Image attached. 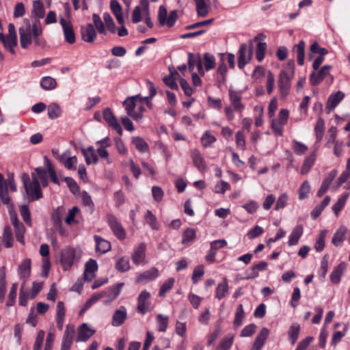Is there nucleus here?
<instances>
[{
	"instance_id": "1",
	"label": "nucleus",
	"mask_w": 350,
	"mask_h": 350,
	"mask_svg": "<svg viewBox=\"0 0 350 350\" xmlns=\"http://www.w3.org/2000/svg\"><path fill=\"white\" fill-rule=\"evenodd\" d=\"M18 33L20 44L23 49H27L33 42L36 46L41 47L45 46V41L40 38L42 33V28L39 20H35L31 25L29 19L25 18L21 27L18 29Z\"/></svg>"
},
{
	"instance_id": "2",
	"label": "nucleus",
	"mask_w": 350,
	"mask_h": 350,
	"mask_svg": "<svg viewBox=\"0 0 350 350\" xmlns=\"http://www.w3.org/2000/svg\"><path fill=\"white\" fill-rule=\"evenodd\" d=\"M295 74V62L289 60L284 69L280 72L278 80V86L282 98H286L291 90V80Z\"/></svg>"
},
{
	"instance_id": "3",
	"label": "nucleus",
	"mask_w": 350,
	"mask_h": 350,
	"mask_svg": "<svg viewBox=\"0 0 350 350\" xmlns=\"http://www.w3.org/2000/svg\"><path fill=\"white\" fill-rule=\"evenodd\" d=\"M31 176V180L28 174L24 173L21 178L29 201H36L42 197V193L35 172H32Z\"/></svg>"
},
{
	"instance_id": "4",
	"label": "nucleus",
	"mask_w": 350,
	"mask_h": 350,
	"mask_svg": "<svg viewBox=\"0 0 350 350\" xmlns=\"http://www.w3.org/2000/svg\"><path fill=\"white\" fill-rule=\"evenodd\" d=\"M60 256V265L64 271L70 270L72 265L80 258L79 252L71 247L64 248Z\"/></svg>"
},
{
	"instance_id": "5",
	"label": "nucleus",
	"mask_w": 350,
	"mask_h": 350,
	"mask_svg": "<svg viewBox=\"0 0 350 350\" xmlns=\"http://www.w3.org/2000/svg\"><path fill=\"white\" fill-rule=\"evenodd\" d=\"M178 17L177 10H172L167 15L165 7L164 5L159 6L157 19L160 26L167 25L168 27H172L174 25Z\"/></svg>"
},
{
	"instance_id": "6",
	"label": "nucleus",
	"mask_w": 350,
	"mask_h": 350,
	"mask_svg": "<svg viewBox=\"0 0 350 350\" xmlns=\"http://www.w3.org/2000/svg\"><path fill=\"white\" fill-rule=\"evenodd\" d=\"M247 49V44L243 43L241 44L239 50L238 66L241 69L243 68L247 64H248L252 58L254 51L253 40H250L249 42L247 57H246Z\"/></svg>"
},
{
	"instance_id": "7",
	"label": "nucleus",
	"mask_w": 350,
	"mask_h": 350,
	"mask_svg": "<svg viewBox=\"0 0 350 350\" xmlns=\"http://www.w3.org/2000/svg\"><path fill=\"white\" fill-rule=\"evenodd\" d=\"M14 183L13 175L9 176L8 178L5 180L3 175L0 173V198L5 204L8 205L10 202L8 195V185Z\"/></svg>"
},
{
	"instance_id": "8",
	"label": "nucleus",
	"mask_w": 350,
	"mask_h": 350,
	"mask_svg": "<svg viewBox=\"0 0 350 350\" xmlns=\"http://www.w3.org/2000/svg\"><path fill=\"white\" fill-rule=\"evenodd\" d=\"M150 294L146 290L143 291L137 298V312L142 314H146L150 310Z\"/></svg>"
},
{
	"instance_id": "9",
	"label": "nucleus",
	"mask_w": 350,
	"mask_h": 350,
	"mask_svg": "<svg viewBox=\"0 0 350 350\" xmlns=\"http://www.w3.org/2000/svg\"><path fill=\"white\" fill-rule=\"evenodd\" d=\"M331 68V66L327 65L323 66L319 71L314 70L310 76L311 85L313 86L319 85L329 75Z\"/></svg>"
},
{
	"instance_id": "10",
	"label": "nucleus",
	"mask_w": 350,
	"mask_h": 350,
	"mask_svg": "<svg viewBox=\"0 0 350 350\" xmlns=\"http://www.w3.org/2000/svg\"><path fill=\"white\" fill-rule=\"evenodd\" d=\"M137 98H139V95L129 97L123 103L128 116L133 118L135 120H140L142 118V114L134 112V109L136 107Z\"/></svg>"
},
{
	"instance_id": "11",
	"label": "nucleus",
	"mask_w": 350,
	"mask_h": 350,
	"mask_svg": "<svg viewBox=\"0 0 350 350\" xmlns=\"http://www.w3.org/2000/svg\"><path fill=\"white\" fill-rule=\"evenodd\" d=\"M107 219L110 228L116 237L120 240L124 239L126 237L125 230L117 218L110 215H108Z\"/></svg>"
},
{
	"instance_id": "12",
	"label": "nucleus",
	"mask_w": 350,
	"mask_h": 350,
	"mask_svg": "<svg viewBox=\"0 0 350 350\" xmlns=\"http://www.w3.org/2000/svg\"><path fill=\"white\" fill-rule=\"evenodd\" d=\"M75 329L74 325H68L64 333L61 350H70L72 344Z\"/></svg>"
},
{
	"instance_id": "13",
	"label": "nucleus",
	"mask_w": 350,
	"mask_h": 350,
	"mask_svg": "<svg viewBox=\"0 0 350 350\" xmlns=\"http://www.w3.org/2000/svg\"><path fill=\"white\" fill-rule=\"evenodd\" d=\"M345 94L341 91H338L331 94L327 101L325 111L327 113H329L344 98Z\"/></svg>"
},
{
	"instance_id": "14",
	"label": "nucleus",
	"mask_w": 350,
	"mask_h": 350,
	"mask_svg": "<svg viewBox=\"0 0 350 350\" xmlns=\"http://www.w3.org/2000/svg\"><path fill=\"white\" fill-rule=\"evenodd\" d=\"M59 23L62 27L66 41L69 44L75 43V34L72 25L70 23H68L64 18H60Z\"/></svg>"
},
{
	"instance_id": "15",
	"label": "nucleus",
	"mask_w": 350,
	"mask_h": 350,
	"mask_svg": "<svg viewBox=\"0 0 350 350\" xmlns=\"http://www.w3.org/2000/svg\"><path fill=\"white\" fill-rule=\"evenodd\" d=\"M81 34L82 40L89 43L93 42L96 38V29L91 23H88L86 26L81 27Z\"/></svg>"
},
{
	"instance_id": "16",
	"label": "nucleus",
	"mask_w": 350,
	"mask_h": 350,
	"mask_svg": "<svg viewBox=\"0 0 350 350\" xmlns=\"http://www.w3.org/2000/svg\"><path fill=\"white\" fill-rule=\"evenodd\" d=\"M127 318V312L124 306H120L113 314L111 325L113 327H118L122 325Z\"/></svg>"
},
{
	"instance_id": "17",
	"label": "nucleus",
	"mask_w": 350,
	"mask_h": 350,
	"mask_svg": "<svg viewBox=\"0 0 350 350\" xmlns=\"http://www.w3.org/2000/svg\"><path fill=\"white\" fill-rule=\"evenodd\" d=\"M95 330L90 328L87 323H83L78 328L77 336L76 338L77 342L86 341L88 340L94 334Z\"/></svg>"
},
{
	"instance_id": "18",
	"label": "nucleus",
	"mask_w": 350,
	"mask_h": 350,
	"mask_svg": "<svg viewBox=\"0 0 350 350\" xmlns=\"http://www.w3.org/2000/svg\"><path fill=\"white\" fill-rule=\"evenodd\" d=\"M146 245L144 243H141L136 247L131 256L134 264L139 265L144 262L146 258Z\"/></svg>"
},
{
	"instance_id": "19",
	"label": "nucleus",
	"mask_w": 350,
	"mask_h": 350,
	"mask_svg": "<svg viewBox=\"0 0 350 350\" xmlns=\"http://www.w3.org/2000/svg\"><path fill=\"white\" fill-rule=\"evenodd\" d=\"M193 163L200 172H204L206 170L205 161L198 150H193L191 154Z\"/></svg>"
},
{
	"instance_id": "20",
	"label": "nucleus",
	"mask_w": 350,
	"mask_h": 350,
	"mask_svg": "<svg viewBox=\"0 0 350 350\" xmlns=\"http://www.w3.org/2000/svg\"><path fill=\"white\" fill-rule=\"evenodd\" d=\"M229 97L234 109L241 113L244 109V105L241 103V96L239 93L231 89L229 90Z\"/></svg>"
},
{
	"instance_id": "21",
	"label": "nucleus",
	"mask_w": 350,
	"mask_h": 350,
	"mask_svg": "<svg viewBox=\"0 0 350 350\" xmlns=\"http://www.w3.org/2000/svg\"><path fill=\"white\" fill-rule=\"evenodd\" d=\"M98 269L96 260L90 259L85 264L84 271V279L87 281H91L95 278V271Z\"/></svg>"
},
{
	"instance_id": "22",
	"label": "nucleus",
	"mask_w": 350,
	"mask_h": 350,
	"mask_svg": "<svg viewBox=\"0 0 350 350\" xmlns=\"http://www.w3.org/2000/svg\"><path fill=\"white\" fill-rule=\"evenodd\" d=\"M269 334V330L267 327L262 328L254 342L253 348L255 350H260L267 339Z\"/></svg>"
},
{
	"instance_id": "23",
	"label": "nucleus",
	"mask_w": 350,
	"mask_h": 350,
	"mask_svg": "<svg viewBox=\"0 0 350 350\" xmlns=\"http://www.w3.org/2000/svg\"><path fill=\"white\" fill-rule=\"evenodd\" d=\"M124 286V283H118L113 286H111L108 291L107 295L105 296L107 299L104 301L105 304H109L111 302L114 301L117 297L120 295L122 288Z\"/></svg>"
},
{
	"instance_id": "24",
	"label": "nucleus",
	"mask_w": 350,
	"mask_h": 350,
	"mask_svg": "<svg viewBox=\"0 0 350 350\" xmlns=\"http://www.w3.org/2000/svg\"><path fill=\"white\" fill-rule=\"evenodd\" d=\"M337 174L338 172L336 170H333L329 173L327 177L323 180L321 187L317 192L318 196L321 197L323 195H324V193H325L331 183L337 176Z\"/></svg>"
},
{
	"instance_id": "25",
	"label": "nucleus",
	"mask_w": 350,
	"mask_h": 350,
	"mask_svg": "<svg viewBox=\"0 0 350 350\" xmlns=\"http://www.w3.org/2000/svg\"><path fill=\"white\" fill-rule=\"evenodd\" d=\"M18 273L21 279L26 280L31 274V260L30 259H25L19 265Z\"/></svg>"
},
{
	"instance_id": "26",
	"label": "nucleus",
	"mask_w": 350,
	"mask_h": 350,
	"mask_svg": "<svg viewBox=\"0 0 350 350\" xmlns=\"http://www.w3.org/2000/svg\"><path fill=\"white\" fill-rule=\"evenodd\" d=\"M159 275V271L156 267L145 271L140 273L137 278V282H147L157 278Z\"/></svg>"
},
{
	"instance_id": "27",
	"label": "nucleus",
	"mask_w": 350,
	"mask_h": 350,
	"mask_svg": "<svg viewBox=\"0 0 350 350\" xmlns=\"http://www.w3.org/2000/svg\"><path fill=\"white\" fill-rule=\"evenodd\" d=\"M96 242V251L100 254H105L111 250V243L108 241L98 235L94 237Z\"/></svg>"
},
{
	"instance_id": "28",
	"label": "nucleus",
	"mask_w": 350,
	"mask_h": 350,
	"mask_svg": "<svg viewBox=\"0 0 350 350\" xmlns=\"http://www.w3.org/2000/svg\"><path fill=\"white\" fill-rule=\"evenodd\" d=\"M304 228L301 225H298L294 228L289 236L288 243L289 245H297L299 238L302 235Z\"/></svg>"
},
{
	"instance_id": "29",
	"label": "nucleus",
	"mask_w": 350,
	"mask_h": 350,
	"mask_svg": "<svg viewBox=\"0 0 350 350\" xmlns=\"http://www.w3.org/2000/svg\"><path fill=\"white\" fill-rule=\"evenodd\" d=\"M305 42L303 40L294 46L293 51L297 53V63L299 65L302 66L304 64L305 57Z\"/></svg>"
},
{
	"instance_id": "30",
	"label": "nucleus",
	"mask_w": 350,
	"mask_h": 350,
	"mask_svg": "<svg viewBox=\"0 0 350 350\" xmlns=\"http://www.w3.org/2000/svg\"><path fill=\"white\" fill-rule=\"evenodd\" d=\"M300 325L297 323H293L288 330V340L292 345L295 344L297 342L299 333H300Z\"/></svg>"
},
{
	"instance_id": "31",
	"label": "nucleus",
	"mask_w": 350,
	"mask_h": 350,
	"mask_svg": "<svg viewBox=\"0 0 350 350\" xmlns=\"http://www.w3.org/2000/svg\"><path fill=\"white\" fill-rule=\"evenodd\" d=\"M56 317L57 326L59 329H62L65 317V308L64 302L62 301L57 302Z\"/></svg>"
},
{
	"instance_id": "32",
	"label": "nucleus",
	"mask_w": 350,
	"mask_h": 350,
	"mask_svg": "<svg viewBox=\"0 0 350 350\" xmlns=\"http://www.w3.org/2000/svg\"><path fill=\"white\" fill-rule=\"evenodd\" d=\"M345 268L346 265L345 262H341L335 267V269L330 275V280L333 283L338 284L340 282V278Z\"/></svg>"
},
{
	"instance_id": "33",
	"label": "nucleus",
	"mask_w": 350,
	"mask_h": 350,
	"mask_svg": "<svg viewBox=\"0 0 350 350\" xmlns=\"http://www.w3.org/2000/svg\"><path fill=\"white\" fill-rule=\"evenodd\" d=\"M82 152L88 165H90L92 163L94 164L98 163V159L93 147H89L88 149L83 148L82 149Z\"/></svg>"
},
{
	"instance_id": "34",
	"label": "nucleus",
	"mask_w": 350,
	"mask_h": 350,
	"mask_svg": "<svg viewBox=\"0 0 350 350\" xmlns=\"http://www.w3.org/2000/svg\"><path fill=\"white\" fill-rule=\"evenodd\" d=\"M228 289L227 279L224 278L223 282L217 284L215 291V297L219 300L221 299L228 294Z\"/></svg>"
},
{
	"instance_id": "35",
	"label": "nucleus",
	"mask_w": 350,
	"mask_h": 350,
	"mask_svg": "<svg viewBox=\"0 0 350 350\" xmlns=\"http://www.w3.org/2000/svg\"><path fill=\"white\" fill-rule=\"evenodd\" d=\"M170 74L163 78L165 84L172 90H178V85L175 81L174 75H178L177 71L170 68Z\"/></svg>"
},
{
	"instance_id": "36",
	"label": "nucleus",
	"mask_w": 350,
	"mask_h": 350,
	"mask_svg": "<svg viewBox=\"0 0 350 350\" xmlns=\"http://www.w3.org/2000/svg\"><path fill=\"white\" fill-rule=\"evenodd\" d=\"M37 180H40L43 187H46L48 184V171L42 167H37L34 170Z\"/></svg>"
},
{
	"instance_id": "37",
	"label": "nucleus",
	"mask_w": 350,
	"mask_h": 350,
	"mask_svg": "<svg viewBox=\"0 0 350 350\" xmlns=\"http://www.w3.org/2000/svg\"><path fill=\"white\" fill-rule=\"evenodd\" d=\"M347 231V228L346 227L340 226L334 234L332 243L336 246L340 245L344 241Z\"/></svg>"
},
{
	"instance_id": "38",
	"label": "nucleus",
	"mask_w": 350,
	"mask_h": 350,
	"mask_svg": "<svg viewBox=\"0 0 350 350\" xmlns=\"http://www.w3.org/2000/svg\"><path fill=\"white\" fill-rule=\"evenodd\" d=\"M196 12L198 16L205 17L208 15L209 8L204 0H196Z\"/></svg>"
},
{
	"instance_id": "39",
	"label": "nucleus",
	"mask_w": 350,
	"mask_h": 350,
	"mask_svg": "<svg viewBox=\"0 0 350 350\" xmlns=\"http://www.w3.org/2000/svg\"><path fill=\"white\" fill-rule=\"evenodd\" d=\"M234 340V336L231 334L226 335L220 341L219 345L217 346L216 350H228L232 345Z\"/></svg>"
},
{
	"instance_id": "40",
	"label": "nucleus",
	"mask_w": 350,
	"mask_h": 350,
	"mask_svg": "<svg viewBox=\"0 0 350 350\" xmlns=\"http://www.w3.org/2000/svg\"><path fill=\"white\" fill-rule=\"evenodd\" d=\"M41 87L46 90H51L56 88L57 81L51 77H44L40 82Z\"/></svg>"
},
{
	"instance_id": "41",
	"label": "nucleus",
	"mask_w": 350,
	"mask_h": 350,
	"mask_svg": "<svg viewBox=\"0 0 350 350\" xmlns=\"http://www.w3.org/2000/svg\"><path fill=\"white\" fill-rule=\"evenodd\" d=\"M316 155L314 153L310 154L306 158L301 169V173L302 174H305L309 172L314 163Z\"/></svg>"
},
{
	"instance_id": "42",
	"label": "nucleus",
	"mask_w": 350,
	"mask_h": 350,
	"mask_svg": "<svg viewBox=\"0 0 350 350\" xmlns=\"http://www.w3.org/2000/svg\"><path fill=\"white\" fill-rule=\"evenodd\" d=\"M131 142L140 152H144L148 150V144L142 137H132Z\"/></svg>"
},
{
	"instance_id": "43",
	"label": "nucleus",
	"mask_w": 350,
	"mask_h": 350,
	"mask_svg": "<svg viewBox=\"0 0 350 350\" xmlns=\"http://www.w3.org/2000/svg\"><path fill=\"white\" fill-rule=\"evenodd\" d=\"M3 44L8 51L11 53H14V47L17 44V37L7 35Z\"/></svg>"
},
{
	"instance_id": "44",
	"label": "nucleus",
	"mask_w": 350,
	"mask_h": 350,
	"mask_svg": "<svg viewBox=\"0 0 350 350\" xmlns=\"http://www.w3.org/2000/svg\"><path fill=\"white\" fill-rule=\"evenodd\" d=\"M92 20L94 22V25L95 26L94 28L97 29L99 33L106 35L107 31L105 27V25L102 21L100 17L97 14H93Z\"/></svg>"
},
{
	"instance_id": "45",
	"label": "nucleus",
	"mask_w": 350,
	"mask_h": 350,
	"mask_svg": "<svg viewBox=\"0 0 350 350\" xmlns=\"http://www.w3.org/2000/svg\"><path fill=\"white\" fill-rule=\"evenodd\" d=\"M267 263L265 261H262L252 267V273L250 275H248L245 279H253L258 276V271L267 269Z\"/></svg>"
},
{
	"instance_id": "46",
	"label": "nucleus",
	"mask_w": 350,
	"mask_h": 350,
	"mask_svg": "<svg viewBox=\"0 0 350 350\" xmlns=\"http://www.w3.org/2000/svg\"><path fill=\"white\" fill-rule=\"evenodd\" d=\"M3 239L5 243L6 247H11L13 245V237L11 228L9 226H5L3 229Z\"/></svg>"
},
{
	"instance_id": "47",
	"label": "nucleus",
	"mask_w": 350,
	"mask_h": 350,
	"mask_svg": "<svg viewBox=\"0 0 350 350\" xmlns=\"http://www.w3.org/2000/svg\"><path fill=\"white\" fill-rule=\"evenodd\" d=\"M44 161H45V165L46 166L48 173L49 174L51 180L55 184L59 185V180L56 175L55 170L53 166L52 165L51 161L47 158V157H44Z\"/></svg>"
},
{
	"instance_id": "48",
	"label": "nucleus",
	"mask_w": 350,
	"mask_h": 350,
	"mask_svg": "<svg viewBox=\"0 0 350 350\" xmlns=\"http://www.w3.org/2000/svg\"><path fill=\"white\" fill-rule=\"evenodd\" d=\"M44 161H45V165L46 166L48 173L49 174L51 180L55 184L59 185V180L56 175L55 170L53 166L52 165L51 161L47 158V157H44Z\"/></svg>"
},
{
	"instance_id": "49",
	"label": "nucleus",
	"mask_w": 350,
	"mask_h": 350,
	"mask_svg": "<svg viewBox=\"0 0 350 350\" xmlns=\"http://www.w3.org/2000/svg\"><path fill=\"white\" fill-rule=\"evenodd\" d=\"M33 12L38 18L44 17L45 12L40 0H36L33 2Z\"/></svg>"
},
{
	"instance_id": "50",
	"label": "nucleus",
	"mask_w": 350,
	"mask_h": 350,
	"mask_svg": "<svg viewBox=\"0 0 350 350\" xmlns=\"http://www.w3.org/2000/svg\"><path fill=\"white\" fill-rule=\"evenodd\" d=\"M325 122L322 118H319L317 121L314 131L317 141L321 140L324 134Z\"/></svg>"
},
{
	"instance_id": "51",
	"label": "nucleus",
	"mask_w": 350,
	"mask_h": 350,
	"mask_svg": "<svg viewBox=\"0 0 350 350\" xmlns=\"http://www.w3.org/2000/svg\"><path fill=\"white\" fill-rule=\"evenodd\" d=\"M103 118L105 122L111 126H113L118 120L113 113L112 111L109 108H106L103 112Z\"/></svg>"
},
{
	"instance_id": "52",
	"label": "nucleus",
	"mask_w": 350,
	"mask_h": 350,
	"mask_svg": "<svg viewBox=\"0 0 350 350\" xmlns=\"http://www.w3.org/2000/svg\"><path fill=\"white\" fill-rule=\"evenodd\" d=\"M174 279L171 278L164 282L160 288L159 293V297H164L165 294L173 287L174 284Z\"/></svg>"
},
{
	"instance_id": "53",
	"label": "nucleus",
	"mask_w": 350,
	"mask_h": 350,
	"mask_svg": "<svg viewBox=\"0 0 350 350\" xmlns=\"http://www.w3.org/2000/svg\"><path fill=\"white\" fill-rule=\"evenodd\" d=\"M327 231L326 230H323L321 232V233L319 235V237L317 238L314 248L317 252H321L325 247V239L327 235Z\"/></svg>"
},
{
	"instance_id": "54",
	"label": "nucleus",
	"mask_w": 350,
	"mask_h": 350,
	"mask_svg": "<svg viewBox=\"0 0 350 350\" xmlns=\"http://www.w3.org/2000/svg\"><path fill=\"white\" fill-rule=\"evenodd\" d=\"M116 268L120 272H125L130 269V262L127 257L121 258L116 265Z\"/></svg>"
},
{
	"instance_id": "55",
	"label": "nucleus",
	"mask_w": 350,
	"mask_h": 350,
	"mask_svg": "<svg viewBox=\"0 0 350 350\" xmlns=\"http://www.w3.org/2000/svg\"><path fill=\"white\" fill-rule=\"evenodd\" d=\"M145 220L146 223L150 225V226L153 230H158L159 229V225L157 224V218L153 215L152 211L148 210L146 212V214L145 215Z\"/></svg>"
},
{
	"instance_id": "56",
	"label": "nucleus",
	"mask_w": 350,
	"mask_h": 350,
	"mask_svg": "<svg viewBox=\"0 0 350 350\" xmlns=\"http://www.w3.org/2000/svg\"><path fill=\"white\" fill-rule=\"evenodd\" d=\"M244 317V310L242 304H239L237 308V311L235 312V317L234 319L233 324L235 327H239L243 321Z\"/></svg>"
},
{
	"instance_id": "57",
	"label": "nucleus",
	"mask_w": 350,
	"mask_h": 350,
	"mask_svg": "<svg viewBox=\"0 0 350 350\" xmlns=\"http://www.w3.org/2000/svg\"><path fill=\"white\" fill-rule=\"evenodd\" d=\"M61 114V109L56 103H51L48 107V116L51 119H55Z\"/></svg>"
},
{
	"instance_id": "58",
	"label": "nucleus",
	"mask_w": 350,
	"mask_h": 350,
	"mask_svg": "<svg viewBox=\"0 0 350 350\" xmlns=\"http://www.w3.org/2000/svg\"><path fill=\"white\" fill-rule=\"evenodd\" d=\"M196 238V230L193 228H187L183 234L182 243H190Z\"/></svg>"
},
{
	"instance_id": "59",
	"label": "nucleus",
	"mask_w": 350,
	"mask_h": 350,
	"mask_svg": "<svg viewBox=\"0 0 350 350\" xmlns=\"http://www.w3.org/2000/svg\"><path fill=\"white\" fill-rule=\"evenodd\" d=\"M103 19L107 28L111 33H114L116 31V26L111 15L109 13H105Z\"/></svg>"
},
{
	"instance_id": "60",
	"label": "nucleus",
	"mask_w": 350,
	"mask_h": 350,
	"mask_svg": "<svg viewBox=\"0 0 350 350\" xmlns=\"http://www.w3.org/2000/svg\"><path fill=\"white\" fill-rule=\"evenodd\" d=\"M157 321L159 324L158 331L165 332L168 325V317L163 314H158Z\"/></svg>"
},
{
	"instance_id": "61",
	"label": "nucleus",
	"mask_w": 350,
	"mask_h": 350,
	"mask_svg": "<svg viewBox=\"0 0 350 350\" xmlns=\"http://www.w3.org/2000/svg\"><path fill=\"white\" fill-rule=\"evenodd\" d=\"M267 44L265 42H258L256 46V56L258 62H261L265 54Z\"/></svg>"
},
{
	"instance_id": "62",
	"label": "nucleus",
	"mask_w": 350,
	"mask_h": 350,
	"mask_svg": "<svg viewBox=\"0 0 350 350\" xmlns=\"http://www.w3.org/2000/svg\"><path fill=\"white\" fill-rule=\"evenodd\" d=\"M18 288V284L17 283H14L12 285V287L10 288L9 295H8V300L7 301L6 306L10 307L14 305L16 297V291Z\"/></svg>"
},
{
	"instance_id": "63",
	"label": "nucleus",
	"mask_w": 350,
	"mask_h": 350,
	"mask_svg": "<svg viewBox=\"0 0 350 350\" xmlns=\"http://www.w3.org/2000/svg\"><path fill=\"white\" fill-rule=\"evenodd\" d=\"M310 191V186L308 181H304L299 189V198L300 200L307 198Z\"/></svg>"
},
{
	"instance_id": "64",
	"label": "nucleus",
	"mask_w": 350,
	"mask_h": 350,
	"mask_svg": "<svg viewBox=\"0 0 350 350\" xmlns=\"http://www.w3.org/2000/svg\"><path fill=\"white\" fill-rule=\"evenodd\" d=\"M216 138L211 135L210 131H206L201 138L202 144L204 146L207 147L214 143Z\"/></svg>"
}]
</instances>
